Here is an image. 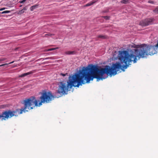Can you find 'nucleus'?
<instances>
[{
  "label": "nucleus",
  "instance_id": "nucleus-11",
  "mask_svg": "<svg viewBox=\"0 0 158 158\" xmlns=\"http://www.w3.org/2000/svg\"><path fill=\"white\" fill-rule=\"evenodd\" d=\"M10 12L9 10H5L0 12L1 14L7 13Z\"/></svg>",
  "mask_w": 158,
  "mask_h": 158
},
{
  "label": "nucleus",
  "instance_id": "nucleus-21",
  "mask_svg": "<svg viewBox=\"0 0 158 158\" xmlns=\"http://www.w3.org/2000/svg\"><path fill=\"white\" fill-rule=\"evenodd\" d=\"M8 64H1V65H0V66H4L5 65H7Z\"/></svg>",
  "mask_w": 158,
  "mask_h": 158
},
{
  "label": "nucleus",
  "instance_id": "nucleus-19",
  "mask_svg": "<svg viewBox=\"0 0 158 158\" xmlns=\"http://www.w3.org/2000/svg\"><path fill=\"white\" fill-rule=\"evenodd\" d=\"M6 59L5 58H2L0 59V61H2L5 60Z\"/></svg>",
  "mask_w": 158,
  "mask_h": 158
},
{
  "label": "nucleus",
  "instance_id": "nucleus-5",
  "mask_svg": "<svg viewBox=\"0 0 158 158\" xmlns=\"http://www.w3.org/2000/svg\"><path fill=\"white\" fill-rule=\"evenodd\" d=\"M76 52L75 51H68L66 52L65 54L66 55H72L75 54Z\"/></svg>",
  "mask_w": 158,
  "mask_h": 158
},
{
  "label": "nucleus",
  "instance_id": "nucleus-1",
  "mask_svg": "<svg viewBox=\"0 0 158 158\" xmlns=\"http://www.w3.org/2000/svg\"><path fill=\"white\" fill-rule=\"evenodd\" d=\"M132 47L136 48L133 50L131 53L129 54L126 50L119 51L117 58L120 63L117 62L112 64L111 67L106 65L104 68H99L97 66L90 64V81L96 78L97 81L105 78L103 75H114L120 69H127L133 61L136 62L137 59L144 58L148 55H152L156 53L158 51V40L157 44L154 46L147 45L145 44L135 45Z\"/></svg>",
  "mask_w": 158,
  "mask_h": 158
},
{
  "label": "nucleus",
  "instance_id": "nucleus-23",
  "mask_svg": "<svg viewBox=\"0 0 158 158\" xmlns=\"http://www.w3.org/2000/svg\"><path fill=\"white\" fill-rule=\"evenodd\" d=\"M4 9H5V8H2L0 9V11H2V10H4Z\"/></svg>",
  "mask_w": 158,
  "mask_h": 158
},
{
  "label": "nucleus",
  "instance_id": "nucleus-16",
  "mask_svg": "<svg viewBox=\"0 0 158 158\" xmlns=\"http://www.w3.org/2000/svg\"><path fill=\"white\" fill-rule=\"evenodd\" d=\"M148 2L150 3L154 4V2L151 0L149 1Z\"/></svg>",
  "mask_w": 158,
  "mask_h": 158
},
{
  "label": "nucleus",
  "instance_id": "nucleus-20",
  "mask_svg": "<svg viewBox=\"0 0 158 158\" xmlns=\"http://www.w3.org/2000/svg\"><path fill=\"white\" fill-rule=\"evenodd\" d=\"M53 59V58L52 57H47L45 59Z\"/></svg>",
  "mask_w": 158,
  "mask_h": 158
},
{
  "label": "nucleus",
  "instance_id": "nucleus-4",
  "mask_svg": "<svg viewBox=\"0 0 158 158\" xmlns=\"http://www.w3.org/2000/svg\"><path fill=\"white\" fill-rule=\"evenodd\" d=\"M97 1H98V0H93V1H92L91 2H89V3H87L86 4L85 6H90L92 5L93 4H94Z\"/></svg>",
  "mask_w": 158,
  "mask_h": 158
},
{
  "label": "nucleus",
  "instance_id": "nucleus-26",
  "mask_svg": "<svg viewBox=\"0 0 158 158\" xmlns=\"http://www.w3.org/2000/svg\"><path fill=\"white\" fill-rule=\"evenodd\" d=\"M17 49H18V48H16V49H15V50H16Z\"/></svg>",
  "mask_w": 158,
  "mask_h": 158
},
{
  "label": "nucleus",
  "instance_id": "nucleus-15",
  "mask_svg": "<svg viewBox=\"0 0 158 158\" xmlns=\"http://www.w3.org/2000/svg\"><path fill=\"white\" fill-rule=\"evenodd\" d=\"M26 0H22V1H19V2L21 3H24L25 2H26Z\"/></svg>",
  "mask_w": 158,
  "mask_h": 158
},
{
  "label": "nucleus",
  "instance_id": "nucleus-24",
  "mask_svg": "<svg viewBox=\"0 0 158 158\" xmlns=\"http://www.w3.org/2000/svg\"><path fill=\"white\" fill-rule=\"evenodd\" d=\"M14 61H12V62H10V63H9V64H12V63H14Z\"/></svg>",
  "mask_w": 158,
  "mask_h": 158
},
{
  "label": "nucleus",
  "instance_id": "nucleus-2",
  "mask_svg": "<svg viewBox=\"0 0 158 158\" xmlns=\"http://www.w3.org/2000/svg\"><path fill=\"white\" fill-rule=\"evenodd\" d=\"M42 95L40 97V106L42 103H48L54 99V96L51 91L47 92L45 90L42 91Z\"/></svg>",
  "mask_w": 158,
  "mask_h": 158
},
{
  "label": "nucleus",
  "instance_id": "nucleus-14",
  "mask_svg": "<svg viewBox=\"0 0 158 158\" xmlns=\"http://www.w3.org/2000/svg\"><path fill=\"white\" fill-rule=\"evenodd\" d=\"M24 11L22 9V10H21L19 11V14H22V13H24Z\"/></svg>",
  "mask_w": 158,
  "mask_h": 158
},
{
  "label": "nucleus",
  "instance_id": "nucleus-8",
  "mask_svg": "<svg viewBox=\"0 0 158 158\" xmlns=\"http://www.w3.org/2000/svg\"><path fill=\"white\" fill-rule=\"evenodd\" d=\"M31 73V72H29L27 73H24L23 74H21L20 75L19 77H23L25 76H27Z\"/></svg>",
  "mask_w": 158,
  "mask_h": 158
},
{
  "label": "nucleus",
  "instance_id": "nucleus-6",
  "mask_svg": "<svg viewBox=\"0 0 158 158\" xmlns=\"http://www.w3.org/2000/svg\"><path fill=\"white\" fill-rule=\"evenodd\" d=\"M38 4H35L34 5H33L30 8V10L31 11H33L34 9L38 8Z\"/></svg>",
  "mask_w": 158,
  "mask_h": 158
},
{
  "label": "nucleus",
  "instance_id": "nucleus-13",
  "mask_svg": "<svg viewBox=\"0 0 158 158\" xmlns=\"http://www.w3.org/2000/svg\"><path fill=\"white\" fill-rule=\"evenodd\" d=\"M0 119L2 121L3 120V112L2 113V114H0Z\"/></svg>",
  "mask_w": 158,
  "mask_h": 158
},
{
  "label": "nucleus",
  "instance_id": "nucleus-12",
  "mask_svg": "<svg viewBox=\"0 0 158 158\" xmlns=\"http://www.w3.org/2000/svg\"><path fill=\"white\" fill-rule=\"evenodd\" d=\"M47 35H49V36H50L51 37H52V36H54V34H51L49 33V34H46L45 35V36H46Z\"/></svg>",
  "mask_w": 158,
  "mask_h": 158
},
{
  "label": "nucleus",
  "instance_id": "nucleus-10",
  "mask_svg": "<svg viewBox=\"0 0 158 158\" xmlns=\"http://www.w3.org/2000/svg\"><path fill=\"white\" fill-rule=\"evenodd\" d=\"M153 12L156 13L158 14V6H157L156 8L153 10Z\"/></svg>",
  "mask_w": 158,
  "mask_h": 158
},
{
  "label": "nucleus",
  "instance_id": "nucleus-25",
  "mask_svg": "<svg viewBox=\"0 0 158 158\" xmlns=\"http://www.w3.org/2000/svg\"><path fill=\"white\" fill-rule=\"evenodd\" d=\"M22 6V5H20V6H20V7H21Z\"/></svg>",
  "mask_w": 158,
  "mask_h": 158
},
{
  "label": "nucleus",
  "instance_id": "nucleus-17",
  "mask_svg": "<svg viewBox=\"0 0 158 158\" xmlns=\"http://www.w3.org/2000/svg\"><path fill=\"white\" fill-rule=\"evenodd\" d=\"M67 74H68L67 73H66L65 74H63L62 73H60V75L63 77L65 76L66 75H67Z\"/></svg>",
  "mask_w": 158,
  "mask_h": 158
},
{
  "label": "nucleus",
  "instance_id": "nucleus-3",
  "mask_svg": "<svg viewBox=\"0 0 158 158\" xmlns=\"http://www.w3.org/2000/svg\"><path fill=\"white\" fill-rule=\"evenodd\" d=\"M107 38V36L105 35H99L97 36L96 40H98V39H105Z\"/></svg>",
  "mask_w": 158,
  "mask_h": 158
},
{
  "label": "nucleus",
  "instance_id": "nucleus-7",
  "mask_svg": "<svg viewBox=\"0 0 158 158\" xmlns=\"http://www.w3.org/2000/svg\"><path fill=\"white\" fill-rule=\"evenodd\" d=\"M58 48V47H56V48H52L48 49H45L43 51L44 52L50 51H53V50L57 49Z\"/></svg>",
  "mask_w": 158,
  "mask_h": 158
},
{
  "label": "nucleus",
  "instance_id": "nucleus-9",
  "mask_svg": "<svg viewBox=\"0 0 158 158\" xmlns=\"http://www.w3.org/2000/svg\"><path fill=\"white\" fill-rule=\"evenodd\" d=\"M121 2L124 4H127L129 3V1L128 0H123L121 1Z\"/></svg>",
  "mask_w": 158,
  "mask_h": 158
},
{
  "label": "nucleus",
  "instance_id": "nucleus-22",
  "mask_svg": "<svg viewBox=\"0 0 158 158\" xmlns=\"http://www.w3.org/2000/svg\"><path fill=\"white\" fill-rule=\"evenodd\" d=\"M23 10L24 11V10H26L27 9V6L25 7L24 8H23Z\"/></svg>",
  "mask_w": 158,
  "mask_h": 158
},
{
  "label": "nucleus",
  "instance_id": "nucleus-18",
  "mask_svg": "<svg viewBox=\"0 0 158 158\" xmlns=\"http://www.w3.org/2000/svg\"><path fill=\"white\" fill-rule=\"evenodd\" d=\"M104 19H106V20H108V19H109V17H108L107 16H105V17H104Z\"/></svg>",
  "mask_w": 158,
  "mask_h": 158
}]
</instances>
